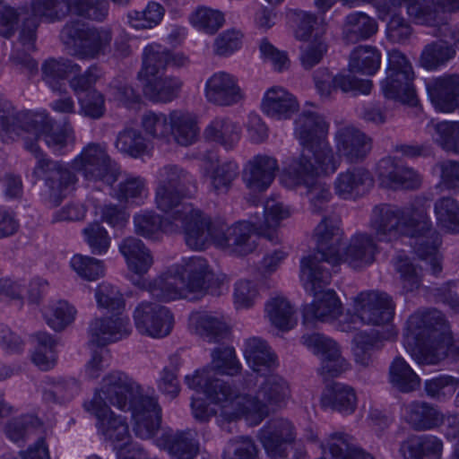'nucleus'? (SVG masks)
Returning <instances> with one entry per match:
<instances>
[{
  "label": "nucleus",
  "mask_w": 459,
  "mask_h": 459,
  "mask_svg": "<svg viewBox=\"0 0 459 459\" xmlns=\"http://www.w3.org/2000/svg\"><path fill=\"white\" fill-rule=\"evenodd\" d=\"M100 397L103 404L130 411L133 430L142 439L154 437L162 420L161 407L155 397L142 393L140 385L123 372H112L102 379V385L92 397Z\"/></svg>",
  "instance_id": "1"
},
{
  "label": "nucleus",
  "mask_w": 459,
  "mask_h": 459,
  "mask_svg": "<svg viewBox=\"0 0 459 459\" xmlns=\"http://www.w3.org/2000/svg\"><path fill=\"white\" fill-rule=\"evenodd\" d=\"M404 344L420 364H437L448 356L459 359V339L454 338L445 315L436 308L408 318Z\"/></svg>",
  "instance_id": "2"
},
{
  "label": "nucleus",
  "mask_w": 459,
  "mask_h": 459,
  "mask_svg": "<svg viewBox=\"0 0 459 459\" xmlns=\"http://www.w3.org/2000/svg\"><path fill=\"white\" fill-rule=\"evenodd\" d=\"M255 212L249 221H239L230 227L220 219L213 231L214 242L230 253L244 256L252 253L256 246V237L263 236L271 242H276L275 229L280 221L289 216V211L280 204H268Z\"/></svg>",
  "instance_id": "3"
},
{
  "label": "nucleus",
  "mask_w": 459,
  "mask_h": 459,
  "mask_svg": "<svg viewBox=\"0 0 459 459\" xmlns=\"http://www.w3.org/2000/svg\"><path fill=\"white\" fill-rule=\"evenodd\" d=\"M316 241V252L310 255H317L320 264H328L332 266L346 262L353 268L362 264H369L374 261L376 244L371 236L357 234L353 236L347 247L342 243V232L337 221L324 216L315 229Z\"/></svg>",
  "instance_id": "4"
},
{
  "label": "nucleus",
  "mask_w": 459,
  "mask_h": 459,
  "mask_svg": "<svg viewBox=\"0 0 459 459\" xmlns=\"http://www.w3.org/2000/svg\"><path fill=\"white\" fill-rule=\"evenodd\" d=\"M187 62V57L182 54H174L160 45L147 46L143 53V67L137 74L143 95L152 102L160 103L177 99L182 82L177 77H162L159 74L168 66L182 67Z\"/></svg>",
  "instance_id": "5"
},
{
  "label": "nucleus",
  "mask_w": 459,
  "mask_h": 459,
  "mask_svg": "<svg viewBox=\"0 0 459 459\" xmlns=\"http://www.w3.org/2000/svg\"><path fill=\"white\" fill-rule=\"evenodd\" d=\"M300 273L306 279V290L315 297L311 304L303 307V325L314 326L316 321L336 319L342 314V303L334 290H324L331 282L330 270L320 264L317 255H307L300 261Z\"/></svg>",
  "instance_id": "6"
},
{
  "label": "nucleus",
  "mask_w": 459,
  "mask_h": 459,
  "mask_svg": "<svg viewBox=\"0 0 459 459\" xmlns=\"http://www.w3.org/2000/svg\"><path fill=\"white\" fill-rule=\"evenodd\" d=\"M0 123L2 129L7 134H30L31 136L24 137V143L30 140L38 145V141L43 136L46 144L54 152H61L66 147L71 131L66 125L63 127L57 126L45 113L17 111L7 101L0 104Z\"/></svg>",
  "instance_id": "7"
},
{
  "label": "nucleus",
  "mask_w": 459,
  "mask_h": 459,
  "mask_svg": "<svg viewBox=\"0 0 459 459\" xmlns=\"http://www.w3.org/2000/svg\"><path fill=\"white\" fill-rule=\"evenodd\" d=\"M25 149L37 159L32 170L33 184L44 186L45 195L50 204L58 206L70 187H74L78 178L72 164L48 158L39 145L26 140Z\"/></svg>",
  "instance_id": "8"
},
{
  "label": "nucleus",
  "mask_w": 459,
  "mask_h": 459,
  "mask_svg": "<svg viewBox=\"0 0 459 459\" xmlns=\"http://www.w3.org/2000/svg\"><path fill=\"white\" fill-rule=\"evenodd\" d=\"M427 200L416 198L404 207L388 204L376 205L372 210L370 227L377 240L391 242L401 236L411 235L418 210H423Z\"/></svg>",
  "instance_id": "9"
},
{
  "label": "nucleus",
  "mask_w": 459,
  "mask_h": 459,
  "mask_svg": "<svg viewBox=\"0 0 459 459\" xmlns=\"http://www.w3.org/2000/svg\"><path fill=\"white\" fill-rule=\"evenodd\" d=\"M217 375L204 374L202 371H195L193 375L185 377V383L193 390L203 393L211 402L223 405L221 415L229 421L235 420L245 415L240 412L243 407L240 397L246 394H240L231 387L227 382L216 377Z\"/></svg>",
  "instance_id": "10"
},
{
  "label": "nucleus",
  "mask_w": 459,
  "mask_h": 459,
  "mask_svg": "<svg viewBox=\"0 0 459 459\" xmlns=\"http://www.w3.org/2000/svg\"><path fill=\"white\" fill-rule=\"evenodd\" d=\"M385 74V78L381 82L384 96L389 100L416 106L418 99L412 83V67L406 56L400 50L392 49L388 52Z\"/></svg>",
  "instance_id": "11"
},
{
  "label": "nucleus",
  "mask_w": 459,
  "mask_h": 459,
  "mask_svg": "<svg viewBox=\"0 0 459 459\" xmlns=\"http://www.w3.org/2000/svg\"><path fill=\"white\" fill-rule=\"evenodd\" d=\"M177 271L184 281L181 284L186 299H198L205 294L221 295L225 277L215 274L204 257H190Z\"/></svg>",
  "instance_id": "12"
},
{
  "label": "nucleus",
  "mask_w": 459,
  "mask_h": 459,
  "mask_svg": "<svg viewBox=\"0 0 459 459\" xmlns=\"http://www.w3.org/2000/svg\"><path fill=\"white\" fill-rule=\"evenodd\" d=\"M289 396L287 382L278 375H272L261 384L255 396L246 394V397L239 398L243 405L240 412H245V415L254 414L260 422L271 411L283 407Z\"/></svg>",
  "instance_id": "13"
},
{
  "label": "nucleus",
  "mask_w": 459,
  "mask_h": 459,
  "mask_svg": "<svg viewBox=\"0 0 459 459\" xmlns=\"http://www.w3.org/2000/svg\"><path fill=\"white\" fill-rule=\"evenodd\" d=\"M72 167L82 172L88 181H100L112 186L118 179L117 164L111 160L105 146L98 143H90L83 147L80 154L72 160Z\"/></svg>",
  "instance_id": "14"
},
{
  "label": "nucleus",
  "mask_w": 459,
  "mask_h": 459,
  "mask_svg": "<svg viewBox=\"0 0 459 459\" xmlns=\"http://www.w3.org/2000/svg\"><path fill=\"white\" fill-rule=\"evenodd\" d=\"M83 407L97 418L98 432L111 444L114 450L132 447L134 444L130 443L131 436L125 418L117 416L107 404L102 403L100 397L85 402Z\"/></svg>",
  "instance_id": "15"
},
{
  "label": "nucleus",
  "mask_w": 459,
  "mask_h": 459,
  "mask_svg": "<svg viewBox=\"0 0 459 459\" xmlns=\"http://www.w3.org/2000/svg\"><path fill=\"white\" fill-rule=\"evenodd\" d=\"M328 124L324 117L312 110H304L295 121V134L303 147L315 149L324 164L333 159V150L325 141Z\"/></svg>",
  "instance_id": "16"
},
{
  "label": "nucleus",
  "mask_w": 459,
  "mask_h": 459,
  "mask_svg": "<svg viewBox=\"0 0 459 459\" xmlns=\"http://www.w3.org/2000/svg\"><path fill=\"white\" fill-rule=\"evenodd\" d=\"M427 206L423 210H418L417 220L412 225L413 233L407 235L414 239L411 246L420 259L426 261L433 275H437L442 271V265L438 256V247L441 245L439 233L432 227L428 216Z\"/></svg>",
  "instance_id": "17"
},
{
  "label": "nucleus",
  "mask_w": 459,
  "mask_h": 459,
  "mask_svg": "<svg viewBox=\"0 0 459 459\" xmlns=\"http://www.w3.org/2000/svg\"><path fill=\"white\" fill-rule=\"evenodd\" d=\"M71 0H32L31 13L24 18L19 39L28 49L34 48L39 18L48 22H60L71 13Z\"/></svg>",
  "instance_id": "18"
},
{
  "label": "nucleus",
  "mask_w": 459,
  "mask_h": 459,
  "mask_svg": "<svg viewBox=\"0 0 459 459\" xmlns=\"http://www.w3.org/2000/svg\"><path fill=\"white\" fill-rule=\"evenodd\" d=\"M318 166L324 170L334 171L333 159L328 163H322L316 157L314 148L303 147L298 155H293L284 161L282 181L288 187H296L308 184L318 175Z\"/></svg>",
  "instance_id": "19"
},
{
  "label": "nucleus",
  "mask_w": 459,
  "mask_h": 459,
  "mask_svg": "<svg viewBox=\"0 0 459 459\" xmlns=\"http://www.w3.org/2000/svg\"><path fill=\"white\" fill-rule=\"evenodd\" d=\"M181 214L175 221H181L187 247L193 250H203L210 243L214 241L213 231L221 218L212 219L191 204L183 206Z\"/></svg>",
  "instance_id": "20"
},
{
  "label": "nucleus",
  "mask_w": 459,
  "mask_h": 459,
  "mask_svg": "<svg viewBox=\"0 0 459 459\" xmlns=\"http://www.w3.org/2000/svg\"><path fill=\"white\" fill-rule=\"evenodd\" d=\"M394 303L385 292H360L354 298L355 316L365 325H383L394 317Z\"/></svg>",
  "instance_id": "21"
},
{
  "label": "nucleus",
  "mask_w": 459,
  "mask_h": 459,
  "mask_svg": "<svg viewBox=\"0 0 459 459\" xmlns=\"http://www.w3.org/2000/svg\"><path fill=\"white\" fill-rule=\"evenodd\" d=\"M134 320L141 334L152 338L169 335L174 324L173 315L169 308L152 302L139 304L134 309Z\"/></svg>",
  "instance_id": "22"
},
{
  "label": "nucleus",
  "mask_w": 459,
  "mask_h": 459,
  "mask_svg": "<svg viewBox=\"0 0 459 459\" xmlns=\"http://www.w3.org/2000/svg\"><path fill=\"white\" fill-rule=\"evenodd\" d=\"M302 343L320 357L321 367L319 374L326 380L328 377H336L345 369V360L341 356L337 343L318 333L304 334Z\"/></svg>",
  "instance_id": "23"
},
{
  "label": "nucleus",
  "mask_w": 459,
  "mask_h": 459,
  "mask_svg": "<svg viewBox=\"0 0 459 459\" xmlns=\"http://www.w3.org/2000/svg\"><path fill=\"white\" fill-rule=\"evenodd\" d=\"M439 36L449 37L454 43L445 39L428 44L420 55V63L428 70H435L446 65L455 56V49H459V32L452 29L448 23H443L439 28Z\"/></svg>",
  "instance_id": "24"
},
{
  "label": "nucleus",
  "mask_w": 459,
  "mask_h": 459,
  "mask_svg": "<svg viewBox=\"0 0 459 459\" xmlns=\"http://www.w3.org/2000/svg\"><path fill=\"white\" fill-rule=\"evenodd\" d=\"M314 81L318 92L322 96H329L333 90H341L342 92H352L357 95L369 94L372 89V81L359 79L354 74H338L331 78L326 69L317 71L314 74Z\"/></svg>",
  "instance_id": "25"
},
{
  "label": "nucleus",
  "mask_w": 459,
  "mask_h": 459,
  "mask_svg": "<svg viewBox=\"0 0 459 459\" xmlns=\"http://www.w3.org/2000/svg\"><path fill=\"white\" fill-rule=\"evenodd\" d=\"M197 433L193 429L164 430L155 440L156 445L175 459H193L199 453Z\"/></svg>",
  "instance_id": "26"
},
{
  "label": "nucleus",
  "mask_w": 459,
  "mask_h": 459,
  "mask_svg": "<svg viewBox=\"0 0 459 459\" xmlns=\"http://www.w3.org/2000/svg\"><path fill=\"white\" fill-rule=\"evenodd\" d=\"M335 141L338 153L351 163L363 160L371 150V139L351 126L339 128Z\"/></svg>",
  "instance_id": "27"
},
{
  "label": "nucleus",
  "mask_w": 459,
  "mask_h": 459,
  "mask_svg": "<svg viewBox=\"0 0 459 459\" xmlns=\"http://www.w3.org/2000/svg\"><path fill=\"white\" fill-rule=\"evenodd\" d=\"M429 100L436 109L452 112L459 108V74L436 78L427 84Z\"/></svg>",
  "instance_id": "28"
},
{
  "label": "nucleus",
  "mask_w": 459,
  "mask_h": 459,
  "mask_svg": "<svg viewBox=\"0 0 459 459\" xmlns=\"http://www.w3.org/2000/svg\"><path fill=\"white\" fill-rule=\"evenodd\" d=\"M89 332L91 342L103 347L128 336L131 329L128 318L117 314L108 317L94 319L90 325Z\"/></svg>",
  "instance_id": "29"
},
{
  "label": "nucleus",
  "mask_w": 459,
  "mask_h": 459,
  "mask_svg": "<svg viewBox=\"0 0 459 459\" xmlns=\"http://www.w3.org/2000/svg\"><path fill=\"white\" fill-rule=\"evenodd\" d=\"M132 282L142 290H146L159 301L168 302L177 299H186L184 292L183 280H180L178 271L173 273H165L147 282L145 279L131 277Z\"/></svg>",
  "instance_id": "30"
},
{
  "label": "nucleus",
  "mask_w": 459,
  "mask_h": 459,
  "mask_svg": "<svg viewBox=\"0 0 459 459\" xmlns=\"http://www.w3.org/2000/svg\"><path fill=\"white\" fill-rule=\"evenodd\" d=\"M377 170L379 178L393 187L414 190L421 183L420 175L415 170L402 165L395 158H383L377 163Z\"/></svg>",
  "instance_id": "31"
},
{
  "label": "nucleus",
  "mask_w": 459,
  "mask_h": 459,
  "mask_svg": "<svg viewBox=\"0 0 459 459\" xmlns=\"http://www.w3.org/2000/svg\"><path fill=\"white\" fill-rule=\"evenodd\" d=\"M278 170L275 158L257 155L248 162L243 172V180L252 191L263 192L269 187Z\"/></svg>",
  "instance_id": "32"
},
{
  "label": "nucleus",
  "mask_w": 459,
  "mask_h": 459,
  "mask_svg": "<svg viewBox=\"0 0 459 459\" xmlns=\"http://www.w3.org/2000/svg\"><path fill=\"white\" fill-rule=\"evenodd\" d=\"M205 93L210 102L219 106H230L243 98L235 79L224 72L214 74L207 81Z\"/></svg>",
  "instance_id": "33"
},
{
  "label": "nucleus",
  "mask_w": 459,
  "mask_h": 459,
  "mask_svg": "<svg viewBox=\"0 0 459 459\" xmlns=\"http://www.w3.org/2000/svg\"><path fill=\"white\" fill-rule=\"evenodd\" d=\"M374 185V179L364 168H353L339 174L334 182L336 195L344 199L365 195Z\"/></svg>",
  "instance_id": "34"
},
{
  "label": "nucleus",
  "mask_w": 459,
  "mask_h": 459,
  "mask_svg": "<svg viewBox=\"0 0 459 459\" xmlns=\"http://www.w3.org/2000/svg\"><path fill=\"white\" fill-rule=\"evenodd\" d=\"M261 107L264 113L277 120L290 118L299 110L296 98L281 87L270 88Z\"/></svg>",
  "instance_id": "35"
},
{
  "label": "nucleus",
  "mask_w": 459,
  "mask_h": 459,
  "mask_svg": "<svg viewBox=\"0 0 459 459\" xmlns=\"http://www.w3.org/2000/svg\"><path fill=\"white\" fill-rule=\"evenodd\" d=\"M119 250L126 260L128 269L135 274L133 276L134 279L145 274L153 264L151 251L134 237L123 239Z\"/></svg>",
  "instance_id": "36"
},
{
  "label": "nucleus",
  "mask_w": 459,
  "mask_h": 459,
  "mask_svg": "<svg viewBox=\"0 0 459 459\" xmlns=\"http://www.w3.org/2000/svg\"><path fill=\"white\" fill-rule=\"evenodd\" d=\"M321 404L342 414L352 413L357 405L354 389L340 382L327 384L321 395Z\"/></svg>",
  "instance_id": "37"
},
{
  "label": "nucleus",
  "mask_w": 459,
  "mask_h": 459,
  "mask_svg": "<svg viewBox=\"0 0 459 459\" xmlns=\"http://www.w3.org/2000/svg\"><path fill=\"white\" fill-rule=\"evenodd\" d=\"M443 413L426 402L414 401L406 407V421L416 431L434 429L444 423Z\"/></svg>",
  "instance_id": "38"
},
{
  "label": "nucleus",
  "mask_w": 459,
  "mask_h": 459,
  "mask_svg": "<svg viewBox=\"0 0 459 459\" xmlns=\"http://www.w3.org/2000/svg\"><path fill=\"white\" fill-rule=\"evenodd\" d=\"M211 362L200 369L204 374L236 376L240 373L241 365L238 362L235 350L232 347H217L211 353Z\"/></svg>",
  "instance_id": "39"
},
{
  "label": "nucleus",
  "mask_w": 459,
  "mask_h": 459,
  "mask_svg": "<svg viewBox=\"0 0 459 459\" xmlns=\"http://www.w3.org/2000/svg\"><path fill=\"white\" fill-rule=\"evenodd\" d=\"M377 21L365 13L356 12L345 18L343 39L348 43L366 40L377 32Z\"/></svg>",
  "instance_id": "40"
},
{
  "label": "nucleus",
  "mask_w": 459,
  "mask_h": 459,
  "mask_svg": "<svg viewBox=\"0 0 459 459\" xmlns=\"http://www.w3.org/2000/svg\"><path fill=\"white\" fill-rule=\"evenodd\" d=\"M169 137L181 146L193 144L198 136L199 128L196 121L189 113L173 110L169 114Z\"/></svg>",
  "instance_id": "41"
},
{
  "label": "nucleus",
  "mask_w": 459,
  "mask_h": 459,
  "mask_svg": "<svg viewBox=\"0 0 459 459\" xmlns=\"http://www.w3.org/2000/svg\"><path fill=\"white\" fill-rule=\"evenodd\" d=\"M245 358L250 368L258 374H264L275 366L276 356L270 351L266 342L259 338L247 340Z\"/></svg>",
  "instance_id": "42"
},
{
  "label": "nucleus",
  "mask_w": 459,
  "mask_h": 459,
  "mask_svg": "<svg viewBox=\"0 0 459 459\" xmlns=\"http://www.w3.org/2000/svg\"><path fill=\"white\" fill-rule=\"evenodd\" d=\"M381 55L376 47L358 46L350 55L349 73L374 75L379 69Z\"/></svg>",
  "instance_id": "43"
},
{
  "label": "nucleus",
  "mask_w": 459,
  "mask_h": 459,
  "mask_svg": "<svg viewBox=\"0 0 459 459\" xmlns=\"http://www.w3.org/2000/svg\"><path fill=\"white\" fill-rule=\"evenodd\" d=\"M111 40L110 30L89 27L82 42L78 44V53L83 58H98L107 53Z\"/></svg>",
  "instance_id": "44"
},
{
  "label": "nucleus",
  "mask_w": 459,
  "mask_h": 459,
  "mask_svg": "<svg viewBox=\"0 0 459 459\" xmlns=\"http://www.w3.org/2000/svg\"><path fill=\"white\" fill-rule=\"evenodd\" d=\"M159 185L184 193L186 196H193L196 193L193 177L177 165H167L160 170Z\"/></svg>",
  "instance_id": "45"
},
{
  "label": "nucleus",
  "mask_w": 459,
  "mask_h": 459,
  "mask_svg": "<svg viewBox=\"0 0 459 459\" xmlns=\"http://www.w3.org/2000/svg\"><path fill=\"white\" fill-rule=\"evenodd\" d=\"M195 331L208 342H220L229 335V328L220 318L206 312H196L191 316Z\"/></svg>",
  "instance_id": "46"
},
{
  "label": "nucleus",
  "mask_w": 459,
  "mask_h": 459,
  "mask_svg": "<svg viewBox=\"0 0 459 459\" xmlns=\"http://www.w3.org/2000/svg\"><path fill=\"white\" fill-rule=\"evenodd\" d=\"M389 382L399 392L410 393L420 386V379L403 358L396 357L389 367Z\"/></svg>",
  "instance_id": "47"
},
{
  "label": "nucleus",
  "mask_w": 459,
  "mask_h": 459,
  "mask_svg": "<svg viewBox=\"0 0 459 459\" xmlns=\"http://www.w3.org/2000/svg\"><path fill=\"white\" fill-rule=\"evenodd\" d=\"M204 134L207 140L220 143L227 150L232 149L240 138L237 125L228 118H215Z\"/></svg>",
  "instance_id": "48"
},
{
  "label": "nucleus",
  "mask_w": 459,
  "mask_h": 459,
  "mask_svg": "<svg viewBox=\"0 0 459 459\" xmlns=\"http://www.w3.org/2000/svg\"><path fill=\"white\" fill-rule=\"evenodd\" d=\"M403 448L408 452L410 459H439L443 443L437 437L422 435L410 438Z\"/></svg>",
  "instance_id": "49"
},
{
  "label": "nucleus",
  "mask_w": 459,
  "mask_h": 459,
  "mask_svg": "<svg viewBox=\"0 0 459 459\" xmlns=\"http://www.w3.org/2000/svg\"><path fill=\"white\" fill-rule=\"evenodd\" d=\"M428 127L433 130L434 143L446 152L459 153V121L435 123L432 120L428 124Z\"/></svg>",
  "instance_id": "50"
},
{
  "label": "nucleus",
  "mask_w": 459,
  "mask_h": 459,
  "mask_svg": "<svg viewBox=\"0 0 459 459\" xmlns=\"http://www.w3.org/2000/svg\"><path fill=\"white\" fill-rule=\"evenodd\" d=\"M42 74L53 91H60L61 83L56 79H65L81 72L79 65L65 58H50L42 65Z\"/></svg>",
  "instance_id": "51"
},
{
  "label": "nucleus",
  "mask_w": 459,
  "mask_h": 459,
  "mask_svg": "<svg viewBox=\"0 0 459 459\" xmlns=\"http://www.w3.org/2000/svg\"><path fill=\"white\" fill-rule=\"evenodd\" d=\"M434 212L439 227L447 232L459 233V203L453 197L438 198Z\"/></svg>",
  "instance_id": "52"
},
{
  "label": "nucleus",
  "mask_w": 459,
  "mask_h": 459,
  "mask_svg": "<svg viewBox=\"0 0 459 459\" xmlns=\"http://www.w3.org/2000/svg\"><path fill=\"white\" fill-rule=\"evenodd\" d=\"M266 311L271 323L281 331H289L296 325L294 310L284 298L276 297L269 300Z\"/></svg>",
  "instance_id": "53"
},
{
  "label": "nucleus",
  "mask_w": 459,
  "mask_h": 459,
  "mask_svg": "<svg viewBox=\"0 0 459 459\" xmlns=\"http://www.w3.org/2000/svg\"><path fill=\"white\" fill-rule=\"evenodd\" d=\"M37 345L32 354V361L42 370L51 368L56 362V345L57 340L45 332H38L33 335Z\"/></svg>",
  "instance_id": "54"
},
{
  "label": "nucleus",
  "mask_w": 459,
  "mask_h": 459,
  "mask_svg": "<svg viewBox=\"0 0 459 459\" xmlns=\"http://www.w3.org/2000/svg\"><path fill=\"white\" fill-rule=\"evenodd\" d=\"M42 427L40 420L34 415H22L10 420L4 427L6 437L14 443L24 441L30 434Z\"/></svg>",
  "instance_id": "55"
},
{
  "label": "nucleus",
  "mask_w": 459,
  "mask_h": 459,
  "mask_svg": "<svg viewBox=\"0 0 459 459\" xmlns=\"http://www.w3.org/2000/svg\"><path fill=\"white\" fill-rule=\"evenodd\" d=\"M185 197L186 196L184 193L159 185L156 189L155 202L159 210L169 214V218L175 221L181 214L178 212H180L183 206L191 204L182 201Z\"/></svg>",
  "instance_id": "56"
},
{
  "label": "nucleus",
  "mask_w": 459,
  "mask_h": 459,
  "mask_svg": "<svg viewBox=\"0 0 459 459\" xmlns=\"http://www.w3.org/2000/svg\"><path fill=\"white\" fill-rule=\"evenodd\" d=\"M392 5H406L407 13L416 23L435 25L437 11L428 3L421 0H389Z\"/></svg>",
  "instance_id": "57"
},
{
  "label": "nucleus",
  "mask_w": 459,
  "mask_h": 459,
  "mask_svg": "<svg viewBox=\"0 0 459 459\" xmlns=\"http://www.w3.org/2000/svg\"><path fill=\"white\" fill-rule=\"evenodd\" d=\"M116 148L123 153L137 158L145 152L147 146L145 139L139 130L126 128L118 133Z\"/></svg>",
  "instance_id": "58"
},
{
  "label": "nucleus",
  "mask_w": 459,
  "mask_h": 459,
  "mask_svg": "<svg viewBox=\"0 0 459 459\" xmlns=\"http://www.w3.org/2000/svg\"><path fill=\"white\" fill-rule=\"evenodd\" d=\"M71 6L74 14L97 22H102L108 13L107 0H74Z\"/></svg>",
  "instance_id": "59"
},
{
  "label": "nucleus",
  "mask_w": 459,
  "mask_h": 459,
  "mask_svg": "<svg viewBox=\"0 0 459 459\" xmlns=\"http://www.w3.org/2000/svg\"><path fill=\"white\" fill-rule=\"evenodd\" d=\"M303 186L307 189L306 195L308 197L312 212L321 213L326 211L332 198L330 186L316 178Z\"/></svg>",
  "instance_id": "60"
},
{
  "label": "nucleus",
  "mask_w": 459,
  "mask_h": 459,
  "mask_svg": "<svg viewBox=\"0 0 459 459\" xmlns=\"http://www.w3.org/2000/svg\"><path fill=\"white\" fill-rule=\"evenodd\" d=\"M30 15L27 6L17 9L4 4H0V36L10 39L13 36L20 19L24 21Z\"/></svg>",
  "instance_id": "61"
},
{
  "label": "nucleus",
  "mask_w": 459,
  "mask_h": 459,
  "mask_svg": "<svg viewBox=\"0 0 459 459\" xmlns=\"http://www.w3.org/2000/svg\"><path fill=\"white\" fill-rule=\"evenodd\" d=\"M82 234L92 254L101 255L108 250L110 237L99 221L89 223L83 229Z\"/></svg>",
  "instance_id": "62"
},
{
  "label": "nucleus",
  "mask_w": 459,
  "mask_h": 459,
  "mask_svg": "<svg viewBox=\"0 0 459 459\" xmlns=\"http://www.w3.org/2000/svg\"><path fill=\"white\" fill-rule=\"evenodd\" d=\"M222 459H258V449L248 437L230 439L223 451Z\"/></svg>",
  "instance_id": "63"
},
{
  "label": "nucleus",
  "mask_w": 459,
  "mask_h": 459,
  "mask_svg": "<svg viewBox=\"0 0 459 459\" xmlns=\"http://www.w3.org/2000/svg\"><path fill=\"white\" fill-rule=\"evenodd\" d=\"M191 21L195 27L208 34H214L223 24V13L206 7L198 8Z\"/></svg>",
  "instance_id": "64"
}]
</instances>
